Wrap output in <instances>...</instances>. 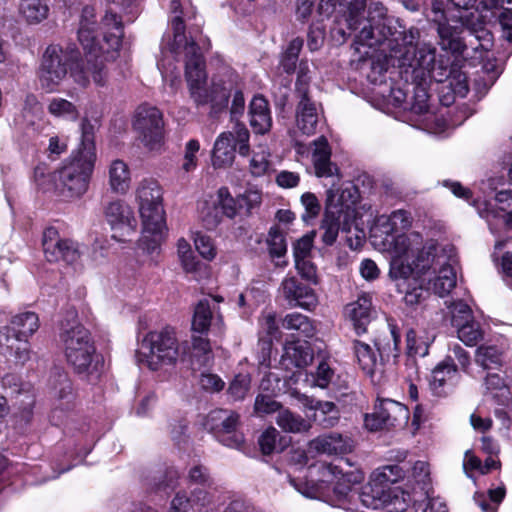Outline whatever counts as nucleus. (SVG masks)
Returning a JSON list of instances; mask_svg holds the SVG:
<instances>
[{
	"label": "nucleus",
	"mask_w": 512,
	"mask_h": 512,
	"mask_svg": "<svg viewBox=\"0 0 512 512\" xmlns=\"http://www.w3.org/2000/svg\"><path fill=\"white\" fill-rule=\"evenodd\" d=\"M176 48L184 46L185 76L191 98L197 105L213 103L215 106L226 105L230 93V84L222 80H212L207 87L205 62L195 41L188 42L183 35L184 26L179 18L173 21Z\"/></svg>",
	"instance_id": "1"
},
{
	"label": "nucleus",
	"mask_w": 512,
	"mask_h": 512,
	"mask_svg": "<svg viewBox=\"0 0 512 512\" xmlns=\"http://www.w3.org/2000/svg\"><path fill=\"white\" fill-rule=\"evenodd\" d=\"M95 126L87 119L81 123V142L58 170V181L71 197H80L89 187L97 160Z\"/></svg>",
	"instance_id": "2"
},
{
	"label": "nucleus",
	"mask_w": 512,
	"mask_h": 512,
	"mask_svg": "<svg viewBox=\"0 0 512 512\" xmlns=\"http://www.w3.org/2000/svg\"><path fill=\"white\" fill-rule=\"evenodd\" d=\"M68 364L89 381L99 379L103 370V358L96 353L91 333L76 319L61 324L59 334Z\"/></svg>",
	"instance_id": "3"
},
{
	"label": "nucleus",
	"mask_w": 512,
	"mask_h": 512,
	"mask_svg": "<svg viewBox=\"0 0 512 512\" xmlns=\"http://www.w3.org/2000/svg\"><path fill=\"white\" fill-rule=\"evenodd\" d=\"M420 31L411 27L407 31L399 32L395 42H389V56L398 60L402 67L412 68L415 78L425 81L433 78L442 81L445 74L441 71L434 74L436 69V48L431 43H419Z\"/></svg>",
	"instance_id": "4"
},
{
	"label": "nucleus",
	"mask_w": 512,
	"mask_h": 512,
	"mask_svg": "<svg viewBox=\"0 0 512 512\" xmlns=\"http://www.w3.org/2000/svg\"><path fill=\"white\" fill-rule=\"evenodd\" d=\"M136 200L142 220L140 244L151 252L160 245L166 232L162 189L158 182L153 179L142 180L136 189Z\"/></svg>",
	"instance_id": "5"
},
{
	"label": "nucleus",
	"mask_w": 512,
	"mask_h": 512,
	"mask_svg": "<svg viewBox=\"0 0 512 512\" xmlns=\"http://www.w3.org/2000/svg\"><path fill=\"white\" fill-rule=\"evenodd\" d=\"M186 355V344L180 343L173 328L166 327L144 336L138 349V359L150 370L174 366Z\"/></svg>",
	"instance_id": "6"
},
{
	"label": "nucleus",
	"mask_w": 512,
	"mask_h": 512,
	"mask_svg": "<svg viewBox=\"0 0 512 512\" xmlns=\"http://www.w3.org/2000/svg\"><path fill=\"white\" fill-rule=\"evenodd\" d=\"M460 26H453L448 21L438 24L437 33L439 36V45L442 50L453 54H462L466 49V44L460 37L461 28H466L471 32V36L479 42L474 46V50H489L492 46V34L484 28V22L476 12H468L457 17Z\"/></svg>",
	"instance_id": "7"
},
{
	"label": "nucleus",
	"mask_w": 512,
	"mask_h": 512,
	"mask_svg": "<svg viewBox=\"0 0 512 512\" xmlns=\"http://www.w3.org/2000/svg\"><path fill=\"white\" fill-rule=\"evenodd\" d=\"M250 134L243 123L236 122L231 130L222 132L215 140L212 150V164L215 168H225L234 162L235 151L242 156L249 154Z\"/></svg>",
	"instance_id": "8"
},
{
	"label": "nucleus",
	"mask_w": 512,
	"mask_h": 512,
	"mask_svg": "<svg viewBox=\"0 0 512 512\" xmlns=\"http://www.w3.org/2000/svg\"><path fill=\"white\" fill-rule=\"evenodd\" d=\"M95 24L94 9L88 6L84 7L78 29V39L87 54V65L84 68V73L91 76L97 85H103L106 72L103 61H98V49L94 35Z\"/></svg>",
	"instance_id": "9"
},
{
	"label": "nucleus",
	"mask_w": 512,
	"mask_h": 512,
	"mask_svg": "<svg viewBox=\"0 0 512 512\" xmlns=\"http://www.w3.org/2000/svg\"><path fill=\"white\" fill-rule=\"evenodd\" d=\"M366 3L367 0H354L349 4L348 13L345 18L347 28L350 32L360 29L356 35V42L358 44L369 47L385 44L389 49V42L395 41V37L392 39L388 38V35H392L390 28H387V32H385V25L377 29L376 23L367 22V19L361 17Z\"/></svg>",
	"instance_id": "10"
},
{
	"label": "nucleus",
	"mask_w": 512,
	"mask_h": 512,
	"mask_svg": "<svg viewBox=\"0 0 512 512\" xmlns=\"http://www.w3.org/2000/svg\"><path fill=\"white\" fill-rule=\"evenodd\" d=\"M309 67L307 62L301 61L298 67V75L295 84V92L299 98L296 107V126L305 135H312L316 132L319 121V111L316 103L309 97L308 76Z\"/></svg>",
	"instance_id": "11"
},
{
	"label": "nucleus",
	"mask_w": 512,
	"mask_h": 512,
	"mask_svg": "<svg viewBox=\"0 0 512 512\" xmlns=\"http://www.w3.org/2000/svg\"><path fill=\"white\" fill-rule=\"evenodd\" d=\"M70 57L59 45H49L38 69V81L46 92L54 91L68 73Z\"/></svg>",
	"instance_id": "12"
},
{
	"label": "nucleus",
	"mask_w": 512,
	"mask_h": 512,
	"mask_svg": "<svg viewBox=\"0 0 512 512\" xmlns=\"http://www.w3.org/2000/svg\"><path fill=\"white\" fill-rule=\"evenodd\" d=\"M133 127L147 149L153 151L161 147L164 122L158 108L149 105L139 106L135 112Z\"/></svg>",
	"instance_id": "13"
},
{
	"label": "nucleus",
	"mask_w": 512,
	"mask_h": 512,
	"mask_svg": "<svg viewBox=\"0 0 512 512\" xmlns=\"http://www.w3.org/2000/svg\"><path fill=\"white\" fill-rule=\"evenodd\" d=\"M409 419L408 409L391 399L381 400L375 405L374 412L365 416V426L371 431L402 428Z\"/></svg>",
	"instance_id": "14"
},
{
	"label": "nucleus",
	"mask_w": 512,
	"mask_h": 512,
	"mask_svg": "<svg viewBox=\"0 0 512 512\" xmlns=\"http://www.w3.org/2000/svg\"><path fill=\"white\" fill-rule=\"evenodd\" d=\"M104 217L110 226L112 237L124 242L133 234L137 227V221L133 209L123 200H113L104 206Z\"/></svg>",
	"instance_id": "15"
},
{
	"label": "nucleus",
	"mask_w": 512,
	"mask_h": 512,
	"mask_svg": "<svg viewBox=\"0 0 512 512\" xmlns=\"http://www.w3.org/2000/svg\"><path fill=\"white\" fill-rule=\"evenodd\" d=\"M404 477V470L399 465H386L377 468L370 476L369 482L362 487L359 494L363 506H373V497L384 494V489H390L391 484Z\"/></svg>",
	"instance_id": "16"
},
{
	"label": "nucleus",
	"mask_w": 512,
	"mask_h": 512,
	"mask_svg": "<svg viewBox=\"0 0 512 512\" xmlns=\"http://www.w3.org/2000/svg\"><path fill=\"white\" fill-rule=\"evenodd\" d=\"M43 251L49 262L63 261L67 264L76 263L81 256L78 243L61 239L58 231L53 228H47L43 234Z\"/></svg>",
	"instance_id": "17"
},
{
	"label": "nucleus",
	"mask_w": 512,
	"mask_h": 512,
	"mask_svg": "<svg viewBox=\"0 0 512 512\" xmlns=\"http://www.w3.org/2000/svg\"><path fill=\"white\" fill-rule=\"evenodd\" d=\"M103 41L96 43L98 61L114 60L122 44L123 24L121 17L112 9L108 10L102 18Z\"/></svg>",
	"instance_id": "18"
},
{
	"label": "nucleus",
	"mask_w": 512,
	"mask_h": 512,
	"mask_svg": "<svg viewBox=\"0 0 512 512\" xmlns=\"http://www.w3.org/2000/svg\"><path fill=\"white\" fill-rule=\"evenodd\" d=\"M278 294L290 308H301L311 311L318 304V298L314 290L303 284L295 276L283 278L278 288Z\"/></svg>",
	"instance_id": "19"
},
{
	"label": "nucleus",
	"mask_w": 512,
	"mask_h": 512,
	"mask_svg": "<svg viewBox=\"0 0 512 512\" xmlns=\"http://www.w3.org/2000/svg\"><path fill=\"white\" fill-rule=\"evenodd\" d=\"M238 421L239 415L236 412L225 409H215L207 416V424L212 430L227 435L221 441L229 447L240 449L244 443L243 435L239 433L230 435L235 431Z\"/></svg>",
	"instance_id": "20"
},
{
	"label": "nucleus",
	"mask_w": 512,
	"mask_h": 512,
	"mask_svg": "<svg viewBox=\"0 0 512 512\" xmlns=\"http://www.w3.org/2000/svg\"><path fill=\"white\" fill-rule=\"evenodd\" d=\"M453 248L448 247L442 248L439 250L435 245L429 244L424 246L421 250L417 251V255L413 260V265L415 269V273L420 275L429 276L433 273H436L439 267H443L445 264H448L453 258L447 254V252H452Z\"/></svg>",
	"instance_id": "21"
},
{
	"label": "nucleus",
	"mask_w": 512,
	"mask_h": 512,
	"mask_svg": "<svg viewBox=\"0 0 512 512\" xmlns=\"http://www.w3.org/2000/svg\"><path fill=\"white\" fill-rule=\"evenodd\" d=\"M242 210L239 195L234 198L226 187H222L217 193V202L203 216V222L208 229L215 228L221 221V215L234 218Z\"/></svg>",
	"instance_id": "22"
},
{
	"label": "nucleus",
	"mask_w": 512,
	"mask_h": 512,
	"mask_svg": "<svg viewBox=\"0 0 512 512\" xmlns=\"http://www.w3.org/2000/svg\"><path fill=\"white\" fill-rule=\"evenodd\" d=\"M458 379L457 366L451 357H447L432 370L429 384L435 395L445 396L452 391Z\"/></svg>",
	"instance_id": "23"
},
{
	"label": "nucleus",
	"mask_w": 512,
	"mask_h": 512,
	"mask_svg": "<svg viewBox=\"0 0 512 512\" xmlns=\"http://www.w3.org/2000/svg\"><path fill=\"white\" fill-rule=\"evenodd\" d=\"M354 448L353 440L347 436L336 432L320 435L308 444L310 452L338 455L352 452Z\"/></svg>",
	"instance_id": "24"
},
{
	"label": "nucleus",
	"mask_w": 512,
	"mask_h": 512,
	"mask_svg": "<svg viewBox=\"0 0 512 512\" xmlns=\"http://www.w3.org/2000/svg\"><path fill=\"white\" fill-rule=\"evenodd\" d=\"M312 153V162L317 177L340 178L338 166L331 161V148L324 136L319 137L314 142Z\"/></svg>",
	"instance_id": "25"
},
{
	"label": "nucleus",
	"mask_w": 512,
	"mask_h": 512,
	"mask_svg": "<svg viewBox=\"0 0 512 512\" xmlns=\"http://www.w3.org/2000/svg\"><path fill=\"white\" fill-rule=\"evenodd\" d=\"M344 314L352 322L357 334L365 333L373 314L371 297L368 294L359 296L356 301L345 306Z\"/></svg>",
	"instance_id": "26"
},
{
	"label": "nucleus",
	"mask_w": 512,
	"mask_h": 512,
	"mask_svg": "<svg viewBox=\"0 0 512 512\" xmlns=\"http://www.w3.org/2000/svg\"><path fill=\"white\" fill-rule=\"evenodd\" d=\"M313 354L306 342L291 341L284 346L281 364L286 370L303 368L312 362Z\"/></svg>",
	"instance_id": "27"
},
{
	"label": "nucleus",
	"mask_w": 512,
	"mask_h": 512,
	"mask_svg": "<svg viewBox=\"0 0 512 512\" xmlns=\"http://www.w3.org/2000/svg\"><path fill=\"white\" fill-rule=\"evenodd\" d=\"M250 125L255 133L265 134L272 126V118L268 101L261 95H256L249 105Z\"/></svg>",
	"instance_id": "28"
},
{
	"label": "nucleus",
	"mask_w": 512,
	"mask_h": 512,
	"mask_svg": "<svg viewBox=\"0 0 512 512\" xmlns=\"http://www.w3.org/2000/svg\"><path fill=\"white\" fill-rule=\"evenodd\" d=\"M384 494L385 495H383V497L382 495L379 497H373L374 505L366 507L371 509L385 507L393 512H403L407 509L412 500V497L408 492H405L398 487L384 489Z\"/></svg>",
	"instance_id": "29"
},
{
	"label": "nucleus",
	"mask_w": 512,
	"mask_h": 512,
	"mask_svg": "<svg viewBox=\"0 0 512 512\" xmlns=\"http://www.w3.org/2000/svg\"><path fill=\"white\" fill-rule=\"evenodd\" d=\"M108 184L112 192L125 194L131 184L129 166L121 159H114L108 165Z\"/></svg>",
	"instance_id": "30"
},
{
	"label": "nucleus",
	"mask_w": 512,
	"mask_h": 512,
	"mask_svg": "<svg viewBox=\"0 0 512 512\" xmlns=\"http://www.w3.org/2000/svg\"><path fill=\"white\" fill-rule=\"evenodd\" d=\"M455 260L452 259L443 267H439L433 277L428 276L427 280L435 294L443 297L450 293L456 285V273L453 268Z\"/></svg>",
	"instance_id": "31"
},
{
	"label": "nucleus",
	"mask_w": 512,
	"mask_h": 512,
	"mask_svg": "<svg viewBox=\"0 0 512 512\" xmlns=\"http://www.w3.org/2000/svg\"><path fill=\"white\" fill-rule=\"evenodd\" d=\"M398 343L399 335L395 326L388 325L380 332V334L375 338L374 344L382 362L384 360H389L390 358L395 360L398 357Z\"/></svg>",
	"instance_id": "32"
},
{
	"label": "nucleus",
	"mask_w": 512,
	"mask_h": 512,
	"mask_svg": "<svg viewBox=\"0 0 512 512\" xmlns=\"http://www.w3.org/2000/svg\"><path fill=\"white\" fill-rule=\"evenodd\" d=\"M10 335L16 340L27 339L39 328V318L34 312H23L14 316L10 322Z\"/></svg>",
	"instance_id": "33"
},
{
	"label": "nucleus",
	"mask_w": 512,
	"mask_h": 512,
	"mask_svg": "<svg viewBox=\"0 0 512 512\" xmlns=\"http://www.w3.org/2000/svg\"><path fill=\"white\" fill-rule=\"evenodd\" d=\"M353 349L359 366L366 374L372 376L376 372L382 371V361L381 359L378 360L370 345L355 340L353 342Z\"/></svg>",
	"instance_id": "34"
},
{
	"label": "nucleus",
	"mask_w": 512,
	"mask_h": 512,
	"mask_svg": "<svg viewBox=\"0 0 512 512\" xmlns=\"http://www.w3.org/2000/svg\"><path fill=\"white\" fill-rule=\"evenodd\" d=\"M342 212V206L333 205L332 203L327 205L321 225V229L323 230L322 240L327 245H332L337 239Z\"/></svg>",
	"instance_id": "35"
},
{
	"label": "nucleus",
	"mask_w": 512,
	"mask_h": 512,
	"mask_svg": "<svg viewBox=\"0 0 512 512\" xmlns=\"http://www.w3.org/2000/svg\"><path fill=\"white\" fill-rule=\"evenodd\" d=\"M320 473L325 480H328V478L341 479L342 483L348 486L350 490L354 485L364 480V474L361 470L349 469L344 471L339 465L334 464H323L320 467Z\"/></svg>",
	"instance_id": "36"
},
{
	"label": "nucleus",
	"mask_w": 512,
	"mask_h": 512,
	"mask_svg": "<svg viewBox=\"0 0 512 512\" xmlns=\"http://www.w3.org/2000/svg\"><path fill=\"white\" fill-rule=\"evenodd\" d=\"M0 346L6 347L13 353L15 360L24 364L30 359V348L27 339L16 340L10 335V327L0 328Z\"/></svg>",
	"instance_id": "37"
},
{
	"label": "nucleus",
	"mask_w": 512,
	"mask_h": 512,
	"mask_svg": "<svg viewBox=\"0 0 512 512\" xmlns=\"http://www.w3.org/2000/svg\"><path fill=\"white\" fill-rule=\"evenodd\" d=\"M18 12L28 24H38L48 17L49 7L45 0H20Z\"/></svg>",
	"instance_id": "38"
},
{
	"label": "nucleus",
	"mask_w": 512,
	"mask_h": 512,
	"mask_svg": "<svg viewBox=\"0 0 512 512\" xmlns=\"http://www.w3.org/2000/svg\"><path fill=\"white\" fill-rule=\"evenodd\" d=\"M475 362L483 369H498L504 364V354L495 345H481L476 349Z\"/></svg>",
	"instance_id": "39"
},
{
	"label": "nucleus",
	"mask_w": 512,
	"mask_h": 512,
	"mask_svg": "<svg viewBox=\"0 0 512 512\" xmlns=\"http://www.w3.org/2000/svg\"><path fill=\"white\" fill-rule=\"evenodd\" d=\"M276 422L280 428L290 433L307 432L311 428L310 422L287 409L279 411Z\"/></svg>",
	"instance_id": "40"
},
{
	"label": "nucleus",
	"mask_w": 512,
	"mask_h": 512,
	"mask_svg": "<svg viewBox=\"0 0 512 512\" xmlns=\"http://www.w3.org/2000/svg\"><path fill=\"white\" fill-rule=\"evenodd\" d=\"M422 244L421 236L418 233H411L409 235H399L394 240V257H403L409 259L414 256Z\"/></svg>",
	"instance_id": "41"
},
{
	"label": "nucleus",
	"mask_w": 512,
	"mask_h": 512,
	"mask_svg": "<svg viewBox=\"0 0 512 512\" xmlns=\"http://www.w3.org/2000/svg\"><path fill=\"white\" fill-rule=\"evenodd\" d=\"M212 313L209 300H200L194 309L192 331L200 334L206 333L211 325Z\"/></svg>",
	"instance_id": "42"
},
{
	"label": "nucleus",
	"mask_w": 512,
	"mask_h": 512,
	"mask_svg": "<svg viewBox=\"0 0 512 512\" xmlns=\"http://www.w3.org/2000/svg\"><path fill=\"white\" fill-rule=\"evenodd\" d=\"M282 326L287 330L297 331L304 337H312L315 333V328L311 320L301 313H289L283 321Z\"/></svg>",
	"instance_id": "43"
},
{
	"label": "nucleus",
	"mask_w": 512,
	"mask_h": 512,
	"mask_svg": "<svg viewBox=\"0 0 512 512\" xmlns=\"http://www.w3.org/2000/svg\"><path fill=\"white\" fill-rule=\"evenodd\" d=\"M455 328L458 339L467 346H474L483 338L481 326L474 318Z\"/></svg>",
	"instance_id": "44"
},
{
	"label": "nucleus",
	"mask_w": 512,
	"mask_h": 512,
	"mask_svg": "<svg viewBox=\"0 0 512 512\" xmlns=\"http://www.w3.org/2000/svg\"><path fill=\"white\" fill-rule=\"evenodd\" d=\"M319 410L314 414V419L324 428H332L336 426L340 419V411L331 401H322L318 404Z\"/></svg>",
	"instance_id": "45"
},
{
	"label": "nucleus",
	"mask_w": 512,
	"mask_h": 512,
	"mask_svg": "<svg viewBox=\"0 0 512 512\" xmlns=\"http://www.w3.org/2000/svg\"><path fill=\"white\" fill-rule=\"evenodd\" d=\"M48 111L55 117H62L72 121H75L79 116L77 107L72 102L63 98H53L48 105Z\"/></svg>",
	"instance_id": "46"
},
{
	"label": "nucleus",
	"mask_w": 512,
	"mask_h": 512,
	"mask_svg": "<svg viewBox=\"0 0 512 512\" xmlns=\"http://www.w3.org/2000/svg\"><path fill=\"white\" fill-rule=\"evenodd\" d=\"M267 244L271 258H282L287 252V244L279 227H271L268 233Z\"/></svg>",
	"instance_id": "47"
},
{
	"label": "nucleus",
	"mask_w": 512,
	"mask_h": 512,
	"mask_svg": "<svg viewBox=\"0 0 512 512\" xmlns=\"http://www.w3.org/2000/svg\"><path fill=\"white\" fill-rule=\"evenodd\" d=\"M302 47L303 40L300 38H295L289 43L280 62L281 67L286 73L290 74L295 70Z\"/></svg>",
	"instance_id": "48"
},
{
	"label": "nucleus",
	"mask_w": 512,
	"mask_h": 512,
	"mask_svg": "<svg viewBox=\"0 0 512 512\" xmlns=\"http://www.w3.org/2000/svg\"><path fill=\"white\" fill-rule=\"evenodd\" d=\"M251 384L248 374H238L234 377L228 387V395L234 400H243L247 395Z\"/></svg>",
	"instance_id": "49"
},
{
	"label": "nucleus",
	"mask_w": 512,
	"mask_h": 512,
	"mask_svg": "<svg viewBox=\"0 0 512 512\" xmlns=\"http://www.w3.org/2000/svg\"><path fill=\"white\" fill-rule=\"evenodd\" d=\"M192 357L197 358L202 364H207L212 359L210 342L203 336H192Z\"/></svg>",
	"instance_id": "50"
},
{
	"label": "nucleus",
	"mask_w": 512,
	"mask_h": 512,
	"mask_svg": "<svg viewBox=\"0 0 512 512\" xmlns=\"http://www.w3.org/2000/svg\"><path fill=\"white\" fill-rule=\"evenodd\" d=\"M448 308L451 313V323L454 327L464 324L474 318L471 308L462 301L453 302L448 306Z\"/></svg>",
	"instance_id": "51"
},
{
	"label": "nucleus",
	"mask_w": 512,
	"mask_h": 512,
	"mask_svg": "<svg viewBox=\"0 0 512 512\" xmlns=\"http://www.w3.org/2000/svg\"><path fill=\"white\" fill-rule=\"evenodd\" d=\"M178 480V473L174 469H169L158 476L153 477L151 483V489L155 491H166L173 489Z\"/></svg>",
	"instance_id": "52"
},
{
	"label": "nucleus",
	"mask_w": 512,
	"mask_h": 512,
	"mask_svg": "<svg viewBox=\"0 0 512 512\" xmlns=\"http://www.w3.org/2000/svg\"><path fill=\"white\" fill-rule=\"evenodd\" d=\"M412 219L410 214L405 210H397L391 213L388 218L390 232H400L411 226Z\"/></svg>",
	"instance_id": "53"
},
{
	"label": "nucleus",
	"mask_w": 512,
	"mask_h": 512,
	"mask_svg": "<svg viewBox=\"0 0 512 512\" xmlns=\"http://www.w3.org/2000/svg\"><path fill=\"white\" fill-rule=\"evenodd\" d=\"M403 257H393L390 265V275L393 278H407L415 272L413 263Z\"/></svg>",
	"instance_id": "54"
},
{
	"label": "nucleus",
	"mask_w": 512,
	"mask_h": 512,
	"mask_svg": "<svg viewBox=\"0 0 512 512\" xmlns=\"http://www.w3.org/2000/svg\"><path fill=\"white\" fill-rule=\"evenodd\" d=\"M335 372L328 362L321 361L314 374V385L322 389L327 388L334 379Z\"/></svg>",
	"instance_id": "55"
},
{
	"label": "nucleus",
	"mask_w": 512,
	"mask_h": 512,
	"mask_svg": "<svg viewBox=\"0 0 512 512\" xmlns=\"http://www.w3.org/2000/svg\"><path fill=\"white\" fill-rule=\"evenodd\" d=\"M200 149V144L197 140H190L187 142L184 151V161L182 164V169L186 172H190L194 170L197 166V157L196 154Z\"/></svg>",
	"instance_id": "56"
},
{
	"label": "nucleus",
	"mask_w": 512,
	"mask_h": 512,
	"mask_svg": "<svg viewBox=\"0 0 512 512\" xmlns=\"http://www.w3.org/2000/svg\"><path fill=\"white\" fill-rule=\"evenodd\" d=\"M429 95L423 86H417L414 90V95L411 103V111L415 114H423L428 111Z\"/></svg>",
	"instance_id": "57"
},
{
	"label": "nucleus",
	"mask_w": 512,
	"mask_h": 512,
	"mask_svg": "<svg viewBox=\"0 0 512 512\" xmlns=\"http://www.w3.org/2000/svg\"><path fill=\"white\" fill-rule=\"evenodd\" d=\"M191 508L197 512H201L203 508L211 506L213 501V496L200 488H197L191 492L190 495Z\"/></svg>",
	"instance_id": "58"
},
{
	"label": "nucleus",
	"mask_w": 512,
	"mask_h": 512,
	"mask_svg": "<svg viewBox=\"0 0 512 512\" xmlns=\"http://www.w3.org/2000/svg\"><path fill=\"white\" fill-rule=\"evenodd\" d=\"M194 243L197 251L203 258L212 260L215 257L216 250L210 237L198 233Z\"/></svg>",
	"instance_id": "59"
},
{
	"label": "nucleus",
	"mask_w": 512,
	"mask_h": 512,
	"mask_svg": "<svg viewBox=\"0 0 512 512\" xmlns=\"http://www.w3.org/2000/svg\"><path fill=\"white\" fill-rule=\"evenodd\" d=\"M280 409V404L268 395H258L255 399L254 410L259 415L271 414Z\"/></svg>",
	"instance_id": "60"
},
{
	"label": "nucleus",
	"mask_w": 512,
	"mask_h": 512,
	"mask_svg": "<svg viewBox=\"0 0 512 512\" xmlns=\"http://www.w3.org/2000/svg\"><path fill=\"white\" fill-rule=\"evenodd\" d=\"M278 436L279 432L275 428H268L260 435L258 443L263 454L274 452Z\"/></svg>",
	"instance_id": "61"
},
{
	"label": "nucleus",
	"mask_w": 512,
	"mask_h": 512,
	"mask_svg": "<svg viewBox=\"0 0 512 512\" xmlns=\"http://www.w3.org/2000/svg\"><path fill=\"white\" fill-rule=\"evenodd\" d=\"M484 384L486 389L495 395H497L498 392L509 391V384L497 373H488L484 379Z\"/></svg>",
	"instance_id": "62"
},
{
	"label": "nucleus",
	"mask_w": 512,
	"mask_h": 512,
	"mask_svg": "<svg viewBox=\"0 0 512 512\" xmlns=\"http://www.w3.org/2000/svg\"><path fill=\"white\" fill-rule=\"evenodd\" d=\"M199 384L202 389L208 392H219L225 386L224 381L218 375L212 373H202Z\"/></svg>",
	"instance_id": "63"
},
{
	"label": "nucleus",
	"mask_w": 512,
	"mask_h": 512,
	"mask_svg": "<svg viewBox=\"0 0 512 512\" xmlns=\"http://www.w3.org/2000/svg\"><path fill=\"white\" fill-rule=\"evenodd\" d=\"M241 208L250 213L252 209L258 207L262 201V196L259 191L248 190L239 195Z\"/></svg>",
	"instance_id": "64"
}]
</instances>
